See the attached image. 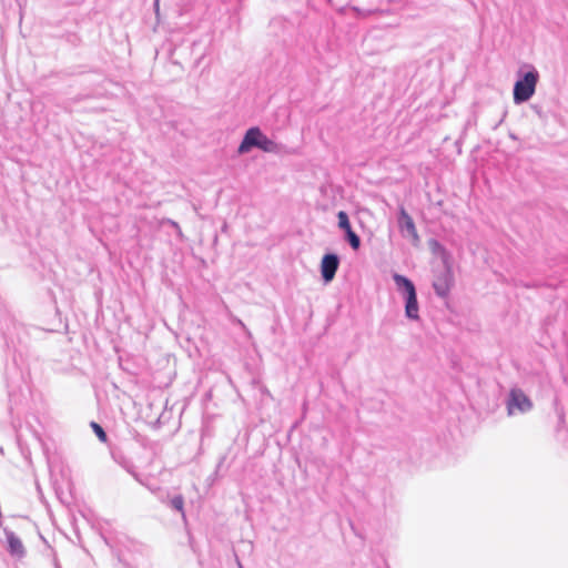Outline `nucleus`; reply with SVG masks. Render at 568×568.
Instances as JSON below:
<instances>
[{
  "instance_id": "1",
  "label": "nucleus",
  "mask_w": 568,
  "mask_h": 568,
  "mask_svg": "<svg viewBox=\"0 0 568 568\" xmlns=\"http://www.w3.org/2000/svg\"><path fill=\"white\" fill-rule=\"evenodd\" d=\"M517 79L513 88V100L515 104H523L529 101L536 93L540 79L539 71L529 63L523 64L517 71Z\"/></svg>"
},
{
  "instance_id": "2",
  "label": "nucleus",
  "mask_w": 568,
  "mask_h": 568,
  "mask_svg": "<svg viewBox=\"0 0 568 568\" xmlns=\"http://www.w3.org/2000/svg\"><path fill=\"white\" fill-rule=\"evenodd\" d=\"M429 246L433 253L438 255L443 262V268L435 273L433 287L438 296L445 297L454 286L452 258L446 250L437 241H430Z\"/></svg>"
},
{
  "instance_id": "3",
  "label": "nucleus",
  "mask_w": 568,
  "mask_h": 568,
  "mask_svg": "<svg viewBox=\"0 0 568 568\" xmlns=\"http://www.w3.org/2000/svg\"><path fill=\"white\" fill-rule=\"evenodd\" d=\"M254 148L266 153H276L280 150L278 144L264 134L257 126H252L245 132L237 152L240 154H246Z\"/></svg>"
},
{
  "instance_id": "4",
  "label": "nucleus",
  "mask_w": 568,
  "mask_h": 568,
  "mask_svg": "<svg viewBox=\"0 0 568 568\" xmlns=\"http://www.w3.org/2000/svg\"><path fill=\"white\" fill-rule=\"evenodd\" d=\"M532 406L534 405L531 399L526 395L525 392L519 388L510 389L506 400L508 416L526 414L532 409Z\"/></svg>"
},
{
  "instance_id": "5",
  "label": "nucleus",
  "mask_w": 568,
  "mask_h": 568,
  "mask_svg": "<svg viewBox=\"0 0 568 568\" xmlns=\"http://www.w3.org/2000/svg\"><path fill=\"white\" fill-rule=\"evenodd\" d=\"M398 227L402 235L408 239L414 246L419 244L420 237L417 233L415 223L404 207L399 209Z\"/></svg>"
},
{
  "instance_id": "6",
  "label": "nucleus",
  "mask_w": 568,
  "mask_h": 568,
  "mask_svg": "<svg viewBox=\"0 0 568 568\" xmlns=\"http://www.w3.org/2000/svg\"><path fill=\"white\" fill-rule=\"evenodd\" d=\"M339 265V260L336 254H326L321 261V274L325 283L334 280L336 271Z\"/></svg>"
},
{
  "instance_id": "7",
  "label": "nucleus",
  "mask_w": 568,
  "mask_h": 568,
  "mask_svg": "<svg viewBox=\"0 0 568 568\" xmlns=\"http://www.w3.org/2000/svg\"><path fill=\"white\" fill-rule=\"evenodd\" d=\"M405 316L409 321H418L419 320V305L417 301V294L412 293L405 297Z\"/></svg>"
},
{
  "instance_id": "8",
  "label": "nucleus",
  "mask_w": 568,
  "mask_h": 568,
  "mask_svg": "<svg viewBox=\"0 0 568 568\" xmlns=\"http://www.w3.org/2000/svg\"><path fill=\"white\" fill-rule=\"evenodd\" d=\"M393 280L395 282L396 290L402 294L403 297L416 292L414 283L406 276L394 273Z\"/></svg>"
},
{
  "instance_id": "9",
  "label": "nucleus",
  "mask_w": 568,
  "mask_h": 568,
  "mask_svg": "<svg viewBox=\"0 0 568 568\" xmlns=\"http://www.w3.org/2000/svg\"><path fill=\"white\" fill-rule=\"evenodd\" d=\"M7 540L9 544L10 552L12 555H16V556L23 555V551H24L23 545H22L21 540L13 532L7 534Z\"/></svg>"
},
{
  "instance_id": "10",
  "label": "nucleus",
  "mask_w": 568,
  "mask_h": 568,
  "mask_svg": "<svg viewBox=\"0 0 568 568\" xmlns=\"http://www.w3.org/2000/svg\"><path fill=\"white\" fill-rule=\"evenodd\" d=\"M338 219V227L342 229L344 232L348 231L351 227L349 219L346 212L339 211L337 213Z\"/></svg>"
},
{
  "instance_id": "11",
  "label": "nucleus",
  "mask_w": 568,
  "mask_h": 568,
  "mask_svg": "<svg viewBox=\"0 0 568 568\" xmlns=\"http://www.w3.org/2000/svg\"><path fill=\"white\" fill-rule=\"evenodd\" d=\"M345 234H346V240L348 241L351 246L354 250H357L361 245V240H359L358 235L355 232H353L352 229H349L348 231H345Z\"/></svg>"
},
{
  "instance_id": "12",
  "label": "nucleus",
  "mask_w": 568,
  "mask_h": 568,
  "mask_svg": "<svg viewBox=\"0 0 568 568\" xmlns=\"http://www.w3.org/2000/svg\"><path fill=\"white\" fill-rule=\"evenodd\" d=\"M92 428L101 442L106 440V434L99 424L92 423Z\"/></svg>"
},
{
  "instance_id": "13",
  "label": "nucleus",
  "mask_w": 568,
  "mask_h": 568,
  "mask_svg": "<svg viewBox=\"0 0 568 568\" xmlns=\"http://www.w3.org/2000/svg\"><path fill=\"white\" fill-rule=\"evenodd\" d=\"M183 504H184V500H183L182 496H175L171 500V506L179 511H183Z\"/></svg>"
},
{
  "instance_id": "14",
  "label": "nucleus",
  "mask_w": 568,
  "mask_h": 568,
  "mask_svg": "<svg viewBox=\"0 0 568 568\" xmlns=\"http://www.w3.org/2000/svg\"><path fill=\"white\" fill-rule=\"evenodd\" d=\"M163 223H166V224L171 225V226L176 231V234H178L180 237H182V236H183V234H182V230H181L180 225H179L175 221L170 220V219H166V220H164V221H163Z\"/></svg>"
},
{
  "instance_id": "15",
  "label": "nucleus",
  "mask_w": 568,
  "mask_h": 568,
  "mask_svg": "<svg viewBox=\"0 0 568 568\" xmlns=\"http://www.w3.org/2000/svg\"><path fill=\"white\" fill-rule=\"evenodd\" d=\"M154 9H155V14H156V16H159V12H160V4H159V0H155Z\"/></svg>"
}]
</instances>
